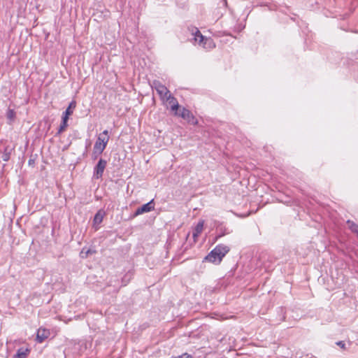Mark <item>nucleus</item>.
<instances>
[{"label":"nucleus","mask_w":358,"mask_h":358,"mask_svg":"<svg viewBox=\"0 0 358 358\" xmlns=\"http://www.w3.org/2000/svg\"><path fill=\"white\" fill-rule=\"evenodd\" d=\"M229 250V247L222 244L218 245L205 257V259L218 264Z\"/></svg>","instance_id":"nucleus-1"},{"label":"nucleus","mask_w":358,"mask_h":358,"mask_svg":"<svg viewBox=\"0 0 358 358\" xmlns=\"http://www.w3.org/2000/svg\"><path fill=\"white\" fill-rule=\"evenodd\" d=\"M109 141L108 131V130H104L101 134H100L95 142L93 148V153L100 155L105 150L107 143Z\"/></svg>","instance_id":"nucleus-2"},{"label":"nucleus","mask_w":358,"mask_h":358,"mask_svg":"<svg viewBox=\"0 0 358 358\" xmlns=\"http://www.w3.org/2000/svg\"><path fill=\"white\" fill-rule=\"evenodd\" d=\"M195 43H198L205 49H213L215 47L213 40L210 38L204 37L200 31L195 28V32L193 33Z\"/></svg>","instance_id":"nucleus-3"},{"label":"nucleus","mask_w":358,"mask_h":358,"mask_svg":"<svg viewBox=\"0 0 358 358\" xmlns=\"http://www.w3.org/2000/svg\"><path fill=\"white\" fill-rule=\"evenodd\" d=\"M176 115L180 116L184 120H186L189 123L192 124H196L198 123L197 120L192 115V113L185 108H182L179 110V112L176 113Z\"/></svg>","instance_id":"nucleus-4"},{"label":"nucleus","mask_w":358,"mask_h":358,"mask_svg":"<svg viewBox=\"0 0 358 358\" xmlns=\"http://www.w3.org/2000/svg\"><path fill=\"white\" fill-rule=\"evenodd\" d=\"M152 87L157 91L161 99L163 100H165V98L169 95V94H170V92L166 87L158 80H154L152 82Z\"/></svg>","instance_id":"nucleus-5"},{"label":"nucleus","mask_w":358,"mask_h":358,"mask_svg":"<svg viewBox=\"0 0 358 358\" xmlns=\"http://www.w3.org/2000/svg\"><path fill=\"white\" fill-rule=\"evenodd\" d=\"M107 162L105 159H100L94 169L93 177L96 179L101 178L106 167Z\"/></svg>","instance_id":"nucleus-6"},{"label":"nucleus","mask_w":358,"mask_h":358,"mask_svg":"<svg viewBox=\"0 0 358 358\" xmlns=\"http://www.w3.org/2000/svg\"><path fill=\"white\" fill-rule=\"evenodd\" d=\"M154 208H155L154 200L152 199L148 203L136 209V212L134 213V216L136 217V216H138L143 213L150 212L151 210H154Z\"/></svg>","instance_id":"nucleus-7"},{"label":"nucleus","mask_w":358,"mask_h":358,"mask_svg":"<svg viewBox=\"0 0 358 358\" xmlns=\"http://www.w3.org/2000/svg\"><path fill=\"white\" fill-rule=\"evenodd\" d=\"M50 336V331L49 329H46L45 328H39L37 331L36 334V341L38 343H41L45 339H47Z\"/></svg>","instance_id":"nucleus-8"},{"label":"nucleus","mask_w":358,"mask_h":358,"mask_svg":"<svg viewBox=\"0 0 358 358\" xmlns=\"http://www.w3.org/2000/svg\"><path fill=\"white\" fill-rule=\"evenodd\" d=\"M29 352V349L21 348L17 350L16 354L13 356V358H27Z\"/></svg>","instance_id":"nucleus-9"},{"label":"nucleus","mask_w":358,"mask_h":358,"mask_svg":"<svg viewBox=\"0 0 358 358\" xmlns=\"http://www.w3.org/2000/svg\"><path fill=\"white\" fill-rule=\"evenodd\" d=\"M69 118V117L62 115V121L60 126L58 129V131L57 133V135L61 134L63 131H64L66 130V129L68 127L67 122H68Z\"/></svg>","instance_id":"nucleus-10"},{"label":"nucleus","mask_w":358,"mask_h":358,"mask_svg":"<svg viewBox=\"0 0 358 358\" xmlns=\"http://www.w3.org/2000/svg\"><path fill=\"white\" fill-rule=\"evenodd\" d=\"M76 107V102L75 101H71L68 108L63 113V115H66V116L69 117L71 115L73 114V110L75 109Z\"/></svg>","instance_id":"nucleus-11"},{"label":"nucleus","mask_w":358,"mask_h":358,"mask_svg":"<svg viewBox=\"0 0 358 358\" xmlns=\"http://www.w3.org/2000/svg\"><path fill=\"white\" fill-rule=\"evenodd\" d=\"M203 224H204V222L203 220H201L196 224V226L194 229V231L193 233V236L194 238L196 237L197 236H199L202 232L203 228Z\"/></svg>","instance_id":"nucleus-12"},{"label":"nucleus","mask_w":358,"mask_h":358,"mask_svg":"<svg viewBox=\"0 0 358 358\" xmlns=\"http://www.w3.org/2000/svg\"><path fill=\"white\" fill-rule=\"evenodd\" d=\"M347 223L348 224L350 229L352 232L356 233V234L358 232V225L357 224H355L354 222L350 221V220H348L347 222Z\"/></svg>","instance_id":"nucleus-13"},{"label":"nucleus","mask_w":358,"mask_h":358,"mask_svg":"<svg viewBox=\"0 0 358 358\" xmlns=\"http://www.w3.org/2000/svg\"><path fill=\"white\" fill-rule=\"evenodd\" d=\"M11 150H9L8 148H6L4 152L2 155V159L4 162H8L10 157Z\"/></svg>","instance_id":"nucleus-14"},{"label":"nucleus","mask_w":358,"mask_h":358,"mask_svg":"<svg viewBox=\"0 0 358 358\" xmlns=\"http://www.w3.org/2000/svg\"><path fill=\"white\" fill-rule=\"evenodd\" d=\"M165 100H166L169 102V104L172 106L178 103L177 99L173 97L171 94H169V95L165 98Z\"/></svg>","instance_id":"nucleus-15"},{"label":"nucleus","mask_w":358,"mask_h":358,"mask_svg":"<svg viewBox=\"0 0 358 358\" xmlns=\"http://www.w3.org/2000/svg\"><path fill=\"white\" fill-rule=\"evenodd\" d=\"M94 252H95V251H92L90 249H87L85 250V248H83L81 250L80 255L82 258H87L89 256V255L94 253Z\"/></svg>","instance_id":"nucleus-16"},{"label":"nucleus","mask_w":358,"mask_h":358,"mask_svg":"<svg viewBox=\"0 0 358 358\" xmlns=\"http://www.w3.org/2000/svg\"><path fill=\"white\" fill-rule=\"evenodd\" d=\"M103 220V215L99 212H98L94 217V222L95 224H100Z\"/></svg>","instance_id":"nucleus-17"},{"label":"nucleus","mask_w":358,"mask_h":358,"mask_svg":"<svg viewBox=\"0 0 358 358\" xmlns=\"http://www.w3.org/2000/svg\"><path fill=\"white\" fill-rule=\"evenodd\" d=\"M15 113L13 110L12 109H8V111H7V117L8 119L10 120H13L15 117Z\"/></svg>","instance_id":"nucleus-18"},{"label":"nucleus","mask_w":358,"mask_h":358,"mask_svg":"<svg viewBox=\"0 0 358 358\" xmlns=\"http://www.w3.org/2000/svg\"><path fill=\"white\" fill-rule=\"evenodd\" d=\"M179 108H180V106H179L178 103H177L176 104H175V105H173V106H171V110L175 111V113H176V112H179V111H178Z\"/></svg>","instance_id":"nucleus-19"},{"label":"nucleus","mask_w":358,"mask_h":358,"mask_svg":"<svg viewBox=\"0 0 358 358\" xmlns=\"http://www.w3.org/2000/svg\"><path fill=\"white\" fill-rule=\"evenodd\" d=\"M176 358H192V355H190L187 353H184L181 355L176 357Z\"/></svg>","instance_id":"nucleus-20"},{"label":"nucleus","mask_w":358,"mask_h":358,"mask_svg":"<svg viewBox=\"0 0 358 358\" xmlns=\"http://www.w3.org/2000/svg\"><path fill=\"white\" fill-rule=\"evenodd\" d=\"M336 345H338L342 349H345V344L343 341H338L336 343Z\"/></svg>","instance_id":"nucleus-21"},{"label":"nucleus","mask_w":358,"mask_h":358,"mask_svg":"<svg viewBox=\"0 0 358 358\" xmlns=\"http://www.w3.org/2000/svg\"><path fill=\"white\" fill-rule=\"evenodd\" d=\"M32 163V160L31 159H29V164H31Z\"/></svg>","instance_id":"nucleus-22"},{"label":"nucleus","mask_w":358,"mask_h":358,"mask_svg":"<svg viewBox=\"0 0 358 358\" xmlns=\"http://www.w3.org/2000/svg\"><path fill=\"white\" fill-rule=\"evenodd\" d=\"M224 3L227 4V0H224Z\"/></svg>","instance_id":"nucleus-23"},{"label":"nucleus","mask_w":358,"mask_h":358,"mask_svg":"<svg viewBox=\"0 0 358 358\" xmlns=\"http://www.w3.org/2000/svg\"><path fill=\"white\" fill-rule=\"evenodd\" d=\"M175 358H176V357H175Z\"/></svg>","instance_id":"nucleus-24"}]
</instances>
